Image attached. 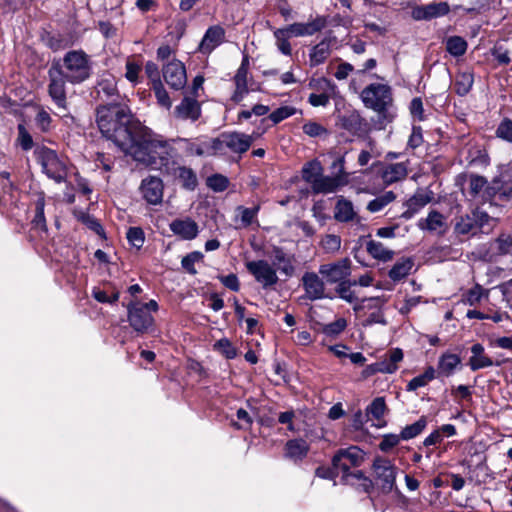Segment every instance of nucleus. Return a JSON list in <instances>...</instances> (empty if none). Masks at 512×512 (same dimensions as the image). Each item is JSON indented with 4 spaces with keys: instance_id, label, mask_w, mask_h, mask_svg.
I'll return each mask as SVG.
<instances>
[{
    "instance_id": "1",
    "label": "nucleus",
    "mask_w": 512,
    "mask_h": 512,
    "mask_svg": "<svg viewBox=\"0 0 512 512\" xmlns=\"http://www.w3.org/2000/svg\"><path fill=\"white\" fill-rule=\"evenodd\" d=\"M96 122L102 135L127 153L133 147L136 134L143 125L135 120L129 108L122 104L101 106L96 112Z\"/></svg>"
},
{
    "instance_id": "2",
    "label": "nucleus",
    "mask_w": 512,
    "mask_h": 512,
    "mask_svg": "<svg viewBox=\"0 0 512 512\" xmlns=\"http://www.w3.org/2000/svg\"><path fill=\"white\" fill-rule=\"evenodd\" d=\"M133 147H129L126 154L134 160L153 168L166 166L172 157V147L160 136L143 126L139 134H136Z\"/></svg>"
},
{
    "instance_id": "3",
    "label": "nucleus",
    "mask_w": 512,
    "mask_h": 512,
    "mask_svg": "<svg viewBox=\"0 0 512 512\" xmlns=\"http://www.w3.org/2000/svg\"><path fill=\"white\" fill-rule=\"evenodd\" d=\"M366 108L379 114L382 123L391 122L393 114L390 111L393 103L391 87L384 83H371L360 94Z\"/></svg>"
},
{
    "instance_id": "4",
    "label": "nucleus",
    "mask_w": 512,
    "mask_h": 512,
    "mask_svg": "<svg viewBox=\"0 0 512 512\" xmlns=\"http://www.w3.org/2000/svg\"><path fill=\"white\" fill-rule=\"evenodd\" d=\"M60 72L71 84H80L88 80L93 71L90 56L83 50L68 51L62 60Z\"/></svg>"
},
{
    "instance_id": "5",
    "label": "nucleus",
    "mask_w": 512,
    "mask_h": 512,
    "mask_svg": "<svg viewBox=\"0 0 512 512\" xmlns=\"http://www.w3.org/2000/svg\"><path fill=\"white\" fill-rule=\"evenodd\" d=\"M257 134L247 135L241 132H225L211 142L212 154H225L226 149L235 154L245 153L253 144Z\"/></svg>"
},
{
    "instance_id": "6",
    "label": "nucleus",
    "mask_w": 512,
    "mask_h": 512,
    "mask_svg": "<svg viewBox=\"0 0 512 512\" xmlns=\"http://www.w3.org/2000/svg\"><path fill=\"white\" fill-rule=\"evenodd\" d=\"M157 310L158 304L155 300H150L147 303L130 302L127 305L130 326L138 334L148 333L154 326V317L151 313Z\"/></svg>"
},
{
    "instance_id": "7",
    "label": "nucleus",
    "mask_w": 512,
    "mask_h": 512,
    "mask_svg": "<svg viewBox=\"0 0 512 512\" xmlns=\"http://www.w3.org/2000/svg\"><path fill=\"white\" fill-rule=\"evenodd\" d=\"M364 460L363 451L357 446H351L347 449H340L332 459V465L335 470L343 473L342 480L346 484H354L352 482V467H358Z\"/></svg>"
},
{
    "instance_id": "8",
    "label": "nucleus",
    "mask_w": 512,
    "mask_h": 512,
    "mask_svg": "<svg viewBox=\"0 0 512 512\" xmlns=\"http://www.w3.org/2000/svg\"><path fill=\"white\" fill-rule=\"evenodd\" d=\"M332 168L337 171L335 176H325L323 173L312 188L317 194L334 193L348 184V174L344 171V158L339 157L332 163Z\"/></svg>"
},
{
    "instance_id": "9",
    "label": "nucleus",
    "mask_w": 512,
    "mask_h": 512,
    "mask_svg": "<svg viewBox=\"0 0 512 512\" xmlns=\"http://www.w3.org/2000/svg\"><path fill=\"white\" fill-rule=\"evenodd\" d=\"M37 160L43 172L51 179L60 183L66 178V165L59 159L55 151L49 148H41L36 151Z\"/></svg>"
},
{
    "instance_id": "10",
    "label": "nucleus",
    "mask_w": 512,
    "mask_h": 512,
    "mask_svg": "<svg viewBox=\"0 0 512 512\" xmlns=\"http://www.w3.org/2000/svg\"><path fill=\"white\" fill-rule=\"evenodd\" d=\"M352 272V261L341 258L319 266V274L328 284H339L348 280Z\"/></svg>"
},
{
    "instance_id": "11",
    "label": "nucleus",
    "mask_w": 512,
    "mask_h": 512,
    "mask_svg": "<svg viewBox=\"0 0 512 512\" xmlns=\"http://www.w3.org/2000/svg\"><path fill=\"white\" fill-rule=\"evenodd\" d=\"M48 94L58 109L67 111L66 82L67 79L60 72L58 65H52L48 70Z\"/></svg>"
},
{
    "instance_id": "12",
    "label": "nucleus",
    "mask_w": 512,
    "mask_h": 512,
    "mask_svg": "<svg viewBox=\"0 0 512 512\" xmlns=\"http://www.w3.org/2000/svg\"><path fill=\"white\" fill-rule=\"evenodd\" d=\"M377 486L384 493H389L395 486L397 468L390 460L377 458L373 463Z\"/></svg>"
},
{
    "instance_id": "13",
    "label": "nucleus",
    "mask_w": 512,
    "mask_h": 512,
    "mask_svg": "<svg viewBox=\"0 0 512 512\" xmlns=\"http://www.w3.org/2000/svg\"><path fill=\"white\" fill-rule=\"evenodd\" d=\"M165 82L174 90H181L187 83L185 65L178 59H171L162 67Z\"/></svg>"
},
{
    "instance_id": "14",
    "label": "nucleus",
    "mask_w": 512,
    "mask_h": 512,
    "mask_svg": "<svg viewBox=\"0 0 512 512\" xmlns=\"http://www.w3.org/2000/svg\"><path fill=\"white\" fill-rule=\"evenodd\" d=\"M245 266L264 288L273 286L278 281L276 269L265 260L249 261Z\"/></svg>"
},
{
    "instance_id": "15",
    "label": "nucleus",
    "mask_w": 512,
    "mask_h": 512,
    "mask_svg": "<svg viewBox=\"0 0 512 512\" xmlns=\"http://www.w3.org/2000/svg\"><path fill=\"white\" fill-rule=\"evenodd\" d=\"M173 116L178 120H198L201 116V105L197 98L184 96L181 102L175 106Z\"/></svg>"
},
{
    "instance_id": "16",
    "label": "nucleus",
    "mask_w": 512,
    "mask_h": 512,
    "mask_svg": "<svg viewBox=\"0 0 512 512\" xmlns=\"http://www.w3.org/2000/svg\"><path fill=\"white\" fill-rule=\"evenodd\" d=\"M163 188V182L160 178L149 176L142 180L140 192L149 204L157 205L162 202Z\"/></svg>"
},
{
    "instance_id": "17",
    "label": "nucleus",
    "mask_w": 512,
    "mask_h": 512,
    "mask_svg": "<svg viewBox=\"0 0 512 512\" xmlns=\"http://www.w3.org/2000/svg\"><path fill=\"white\" fill-rule=\"evenodd\" d=\"M327 21L323 16H317L307 23H293L285 27L291 36H311L325 28Z\"/></svg>"
},
{
    "instance_id": "18",
    "label": "nucleus",
    "mask_w": 512,
    "mask_h": 512,
    "mask_svg": "<svg viewBox=\"0 0 512 512\" xmlns=\"http://www.w3.org/2000/svg\"><path fill=\"white\" fill-rule=\"evenodd\" d=\"M302 284L309 300H318L325 297L324 279L315 272H306L302 277Z\"/></svg>"
},
{
    "instance_id": "19",
    "label": "nucleus",
    "mask_w": 512,
    "mask_h": 512,
    "mask_svg": "<svg viewBox=\"0 0 512 512\" xmlns=\"http://www.w3.org/2000/svg\"><path fill=\"white\" fill-rule=\"evenodd\" d=\"M334 219L341 223L360 221L358 213L354 209L353 203L343 196H339L335 204Z\"/></svg>"
},
{
    "instance_id": "20",
    "label": "nucleus",
    "mask_w": 512,
    "mask_h": 512,
    "mask_svg": "<svg viewBox=\"0 0 512 512\" xmlns=\"http://www.w3.org/2000/svg\"><path fill=\"white\" fill-rule=\"evenodd\" d=\"M248 64V59L244 58L234 76L235 91L232 100L235 102L242 101L248 93Z\"/></svg>"
},
{
    "instance_id": "21",
    "label": "nucleus",
    "mask_w": 512,
    "mask_h": 512,
    "mask_svg": "<svg viewBox=\"0 0 512 512\" xmlns=\"http://www.w3.org/2000/svg\"><path fill=\"white\" fill-rule=\"evenodd\" d=\"M171 231L185 240H192L198 234V225L190 218L176 219L169 225Z\"/></svg>"
},
{
    "instance_id": "22",
    "label": "nucleus",
    "mask_w": 512,
    "mask_h": 512,
    "mask_svg": "<svg viewBox=\"0 0 512 512\" xmlns=\"http://www.w3.org/2000/svg\"><path fill=\"white\" fill-rule=\"evenodd\" d=\"M224 30L219 26L210 27L199 44V51L203 54L211 53L223 41Z\"/></svg>"
},
{
    "instance_id": "23",
    "label": "nucleus",
    "mask_w": 512,
    "mask_h": 512,
    "mask_svg": "<svg viewBox=\"0 0 512 512\" xmlns=\"http://www.w3.org/2000/svg\"><path fill=\"white\" fill-rule=\"evenodd\" d=\"M407 174L408 168L406 163H393L388 164L383 168L381 178L385 185H392L404 180Z\"/></svg>"
},
{
    "instance_id": "24",
    "label": "nucleus",
    "mask_w": 512,
    "mask_h": 512,
    "mask_svg": "<svg viewBox=\"0 0 512 512\" xmlns=\"http://www.w3.org/2000/svg\"><path fill=\"white\" fill-rule=\"evenodd\" d=\"M419 227L438 235H444L448 230L446 218L437 211H431L425 220L420 221Z\"/></svg>"
},
{
    "instance_id": "25",
    "label": "nucleus",
    "mask_w": 512,
    "mask_h": 512,
    "mask_svg": "<svg viewBox=\"0 0 512 512\" xmlns=\"http://www.w3.org/2000/svg\"><path fill=\"white\" fill-rule=\"evenodd\" d=\"M334 41V37L324 38L311 49L309 54L311 66L322 64L330 56L332 52L331 46Z\"/></svg>"
},
{
    "instance_id": "26",
    "label": "nucleus",
    "mask_w": 512,
    "mask_h": 512,
    "mask_svg": "<svg viewBox=\"0 0 512 512\" xmlns=\"http://www.w3.org/2000/svg\"><path fill=\"white\" fill-rule=\"evenodd\" d=\"M449 12L447 3H431L414 10L413 15L415 19H432L438 16H443Z\"/></svg>"
},
{
    "instance_id": "27",
    "label": "nucleus",
    "mask_w": 512,
    "mask_h": 512,
    "mask_svg": "<svg viewBox=\"0 0 512 512\" xmlns=\"http://www.w3.org/2000/svg\"><path fill=\"white\" fill-rule=\"evenodd\" d=\"M323 92L320 94H310L309 103L314 107L327 106L332 96L336 94V85L327 79H322Z\"/></svg>"
},
{
    "instance_id": "28",
    "label": "nucleus",
    "mask_w": 512,
    "mask_h": 512,
    "mask_svg": "<svg viewBox=\"0 0 512 512\" xmlns=\"http://www.w3.org/2000/svg\"><path fill=\"white\" fill-rule=\"evenodd\" d=\"M322 173L323 167L316 159L307 162L302 168V178L305 182L311 185V188H313L315 183H317Z\"/></svg>"
},
{
    "instance_id": "29",
    "label": "nucleus",
    "mask_w": 512,
    "mask_h": 512,
    "mask_svg": "<svg viewBox=\"0 0 512 512\" xmlns=\"http://www.w3.org/2000/svg\"><path fill=\"white\" fill-rule=\"evenodd\" d=\"M367 252L374 258L380 261H389L393 258L394 252L387 249L381 242L369 240L366 244Z\"/></svg>"
},
{
    "instance_id": "30",
    "label": "nucleus",
    "mask_w": 512,
    "mask_h": 512,
    "mask_svg": "<svg viewBox=\"0 0 512 512\" xmlns=\"http://www.w3.org/2000/svg\"><path fill=\"white\" fill-rule=\"evenodd\" d=\"M461 359L458 355L445 353L439 358L438 371L440 374L449 376L460 365Z\"/></svg>"
},
{
    "instance_id": "31",
    "label": "nucleus",
    "mask_w": 512,
    "mask_h": 512,
    "mask_svg": "<svg viewBox=\"0 0 512 512\" xmlns=\"http://www.w3.org/2000/svg\"><path fill=\"white\" fill-rule=\"evenodd\" d=\"M413 267V261L410 258L398 260L389 271V277L393 281H400L405 278Z\"/></svg>"
},
{
    "instance_id": "32",
    "label": "nucleus",
    "mask_w": 512,
    "mask_h": 512,
    "mask_svg": "<svg viewBox=\"0 0 512 512\" xmlns=\"http://www.w3.org/2000/svg\"><path fill=\"white\" fill-rule=\"evenodd\" d=\"M274 264L277 265L278 270L286 276L291 277L294 274L293 257L285 254L281 249L275 250Z\"/></svg>"
},
{
    "instance_id": "33",
    "label": "nucleus",
    "mask_w": 512,
    "mask_h": 512,
    "mask_svg": "<svg viewBox=\"0 0 512 512\" xmlns=\"http://www.w3.org/2000/svg\"><path fill=\"white\" fill-rule=\"evenodd\" d=\"M476 219L473 216V212L471 214L461 215L455 218L454 223V232L459 235H466L470 232H473L476 226Z\"/></svg>"
},
{
    "instance_id": "34",
    "label": "nucleus",
    "mask_w": 512,
    "mask_h": 512,
    "mask_svg": "<svg viewBox=\"0 0 512 512\" xmlns=\"http://www.w3.org/2000/svg\"><path fill=\"white\" fill-rule=\"evenodd\" d=\"M309 447L303 440H290L286 444L287 457L294 460H301L308 453Z\"/></svg>"
},
{
    "instance_id": "35",
    "label": "nucleus",
    "mask_w": 512,
    "mask_h": 512,
    "mask_svg": "<svg viewBox=\"0 0 512 512\" xmlns=\"http://www.w3.org/2000/svg\"><path fill=\"white\" fill-rule=\"evenodd\" d=\"M259 207L246 208L244 206H237L235 209V222H240L239 227H248L254 221Z\"/></svg>"
},
{
    "instance_id": "36",
    "label": "nucleus",
    "mask_w": 512,
    "mask_h": 512,
    "mask_svg": "<svg viewBox=\"0 0 512 512\" xmlns=\"http://www.w3.org/2000/svg\"><path fill=\"white\" fill-rule=\"evenodd\" d=\"M396 199V194L393 191H387L367 204V210L371 213H376L384 209L387 205Z\"/></svg>"
},
{
    "instance_id": "37",
    "label": "nucleus",
    "mask_w": 512,
    "mask_h": 512,
    "mask_svg": "<svg viewBox=\"0 0 512 512\" xmlns=\"http://www.w3.org/2000/svg\"><path fill=\"white\" fill-rule=\"evenodd\" d=\"M363 124L364 120L357 113H352L341 118L342 127L353 134H360L363 132Z\"/></svg>"
},
{
    "instance_id": "38",
    "label": "nucleus",
    "mask_w": 512,
    "mask_h": 512,
    "mask_svg": "<svg viewBox=\"0 0 512 512\" xmlns=\"http://www.w3.org/2000/svg\"><path fill=\"white\" fill-rule=\"evenodd\" d=\"M435 378V369L428 367L425 372L411 379L407 384V391H415L420 387L426 386L430 381Z\"/></svg>"
},
{
    "instance_id": "39",
    "label": "nucleus",
    "mask_w": 512,
    "mask_h": 512,
    "mask_svg": "<svg viewBox=\"0 0 512 512\" xmlns=\"http://www.w3.org/2000/svg\"><path fill=\"white\" fill-rule=\"evenodd\" d=\"M175 174L178 179L182 182L184 188L193 190L197 185V177L191 168L178 167L175 170Z\"/></svg>"
},
{
    "instance_id": "40",
    "label": "nucleus",
    "mask_w": 512,
    "mask_h": 512,
    "mask_svg": "<svg viewBox=\"0 0 512 512\" xmlns=\"http://www.w3.org/2000/svg\"><path fill=\"white\" fill-rule=\"evenodd\" d=\"M341 238L335 234H326L320 242L321 248L325 253L335 255L341 249Z\"/></svg>"
},
{
    "instance_id": "41",
    "label": "nucleus",
    "mask_w": 512,
    "mask_h": 512,
    "mask_svg": "<svg viewBox=\"0 0 512 512\" xmlns=\"http://www.w3.org/2000/svg\"><path fill=\"white\" fill-rule=\"evenodd\" d=\"M433 199V193L431 191H417L408 201L410 209L416 211L430 203Z\"/></svg>"
},
{
    "instance_id": "42",
    "label": "nucleus",
    "mask_w": 512,
    "mask_h": 512,
    "mask_svg": "<svg viewBox=\"0 0 512 512\" xmlns=\"http://www.w3.org/2000/svg\"><path fill=\"white\" fill-rule=\"evenodd\" d=\"M356 285V281H350L349 279L337 284L336 293L338 296L348 303H354L357 301V297L354 291L351 289L352 286Z\"/></svg>"
},
{
    "instance_id": "43",
    "label": "nucleus",
    "mask_w": 512,
    "mask_h": 512,
    "mask_svg": "<svg viewBox=\"0 0 512 512\" xmlns=\"http://www.w3.org/2000/svg\"><path fill=\"white\" fill-rule=\"evenodd\" d=\"M274 37L276 39V45L279 51L284 55H291L292 49L288 39L291 35L285 28H280L274 31Z\"/></svg>"
},
{
    "instance_id": "44",
    "label": "nucleus",
    "mask_w": 512,
    "mask_h": 512,
    "mask_svg": "<svg viewBox=\"0 0 512 512\" xmlns=\"http://www.w3.org/2000/svg\"><path fill=\"white\" fill-rule=\"evenodd\" d=\"M446 49L453 56H462L467 49V42L459 36H453L447 39Z\"/></svg>"
},
{
    "instance_id": "45",
    "label": "nucleus",
    "mask_w": 512,
    "mask_h": 512,
    "mask_svg": "<svg viewBox=\"0 0 512 512\" xmlns=\"http://www.w3.org/2000/svg\"><path fill=\"white\" fill-rule=\"evenodd\" d=\"M98 88L99 92L104 93L108 97L115 95L117 93L115 77L109 73L103 74L98 82Z\"/></svg>"
},
{
    "instance_id": "46",
    "label": "nucleus",
    "mask_w": 512,
    "mask_h": 512,
    "mask_svg": "<svg viewBox=\"0 0 512 512\" xmlns=\"http://www.w3.org/2000/svg\"><path fill=\"white\" fill-rule=\"evenodd\" d=\"M425 427H426V419L424 417H421L418 421H416L415 423H413L411 425L406 426L401 431V434H400L401 438L403 440L412 439V438L416 437L417 435H419Z\"/></svg>"
},
{
    "instance_id": "47",
    "label": "nucleus",
    "mask_w": 512,
    "mask_h": 512,
    "mask_svg": "<svg viewBox=\"0 0 512 512\" xmlns=\"http://www.w3.org/2000/svg\"><path fill=\"white\" fill-rule=\"evenodd\" d=\"M45 200L42 195L36 201L35 205V216L32 220V224L39 229H46V219L44 215Z\"/></svg>"
},
{
    "instance_id": "48",
    "label": "nucleus",
    "mask_w": 512,
    "mask_h": 512,
    "mask_svg": "<svg viewBox=\"0 0 512 512\" xmlns=\"http://www.w3.org/2000/svg\"><path fill=\"white\" fill-rule=\"evenodd\" d=\"M203 259V254L199 251H193L183 257L181 265L185 271L195 275L197 270L195 269V263L200 262Z\"/></svg>"
},
{
    "instance_id": "49",
    "label": "nucleus",
    "mask_w": 512,
    "mask_h": 512,
    "mask_svg": "<svg viewBox=\"0 0 512 512\" xmlns=\"http://www.w3.org/2000/svg\"><path fill=\"white\" fill-rule=\"evenodd\" d=\"M127 240L136 249H140L145 241V235L141 228L130 227L127 231Z\"/></svg>"
},
{
    "instance_id": "50",
    "label": "nucleus",
    "mask_w": 512,
    "mask_h": 512,
    "mask_svg": "<svg viewBox=\"0 0 512 512\" xmlns=\"http://www.w3.org/2000/svg\"><path fill=\"white\" fill-rule=\"evenodd\" d=\"M141 70H142L141 64L128 59L126 62L125 78L132 84L136 85L139 83V80H140L139 75H140Z\"/></svg>"
},
{
    "instance_id": "51",
    "label": "nucleus",
    "mask_w": 512,
    "mask_h": 512,
    "mask_svg": "<svg viewBox=\"0 0 512 512\" xmlns=\"http://www.w3.org/2000/svg\"><path fill=\"white\" fill-rule=\"evenodd\" d=\"M155 97L159 105L169 110L172 107V101L168 95V92L164 88L162 83L152 86Z\"/></svg>"
},
{
    "instance_id": "52",
    "label": "nucleus",
    "mask_w": 512,
    "mask_h": 512,
    "mask_svg": "<svg viewBox=\"0 0 512 512\" xmlns=\"http://www.w3.org/2000/svg\"><path fill=\"white\" fill-rule=\"evenodd\" d=\"M386 411L385 400L382 397L375 398L367 408V413L371 414L375 419H380Z\"/></svg>"
},
{
    "instance_id": "53",
    "label": "nucleus",
    "mask_w": 512,
    "mask_h": 512,
    "mask_svg": "<svg viewBox=\"0 0 512 512\" xmlns=\"http://www.w3.org/2000/svg\"><path fill=\"white\" fill-rule=\"evenodd\" d=\"M468 364L472 371H477L479 369L493 366L494 362L490 357L484 354L480 356H471Z\"/></svg>"
},
{
    "instance_id": "54",
    "label": "nucleus",
    "mask_w": 512,
    "mask_h": 512,
    "mask_svg": "<svg viewBox=\"0 0 512 512\" xmlns=\"http://www.w3.org/2000/svg\"><path fill=\"white\" fill-rule=\"evenodd\" d=\"M214 348L227 359H233L236 356V349L228 339H220L214 344Z\"/></svg>"
},
{
    "instance_id": "55",
    "label": "nucleus",
    "mask_w": 512,
    "mask_h": 512,
    "mask_svg": "<svg viewBox=\"0 0 512 512\" xmlns=\"http://www.w3.org/2000/svg\"><path fill=\"white\" fill-rule=\"evenodd\" d=\"M488 181L483 176L471 175L469 179V191L473 196H477L480 192L486 188Z\"/></svg>"
},
{
    "instance_id": "56",
    "label": "nucleus",
    "mask_w": 512,
    "mask_h": 512,
    "mask_svg": "<svg viewBox=\"0 0 512 512\" xmlns=\"http://www.w3.org/2000/svg\"><path fill=\"white\" fill-rule=\"evenodd\" d=\"M296 112V109L294 107H291V106H283V107H280L278 109H276L275 111H273L270 115H269V119L274 123V124H277L281 121H283L284 119L294 115Z\"/></svg>"
},
{
    "instance_id": "57",
    "label": "nucleus",
    "mask_w": 512,
    "mask_h": 512,
    "mask_svg": "<svg viewBox=\"0 0 512 512\" xmlns=\"http://www.w3.org/2000/svg\"><path fill=\"white\" fill-rule=\"evenodd\" d=\"M347 326V321L344 318H338L334 322H331L324 326L323 333L328 336H334L340 334Z\"/></svg>"
},
{
    "instance_id": "58",
    "label": "nucleus",
    "mask_w": 512,
    "mask_h": 512,
    "mask_svg": "<svg viewBox=\"0 0 512 512\" xmlns=\"http://www.w3.org/2000/svg\"><path fill=\"white\" fill-rule=\"evenodd\" d=\"M495 249L500 254H510L512 253V236L511 235H501L495 241Z\"/></svg>"
},
{
    "instance_id": "59",
    "label": "nucleus",
    "mask_w": 512,
    "mask_h": 512,
    "mask_svg": "<svg viewBox=\"0 0 512 512\" xmlns=\"http://www.w3.org/2000/svg\"><path fill=\"white\" fill-rule=\"evenodd\" d=\"M207 185L216 192L224 191L228 186V179L220 174L213 175L207 179Z\"/></svg>"
},
{
    "instance_id": "60",
    "label": "nucleus",
    "mask_w": 512,
    "mask_h": 512,
    "mask_svg": "<svg viewBox=\"0 0 512 512\" xmlns=\"http://www.w3.org/2000/svg\"><path fill=\"white\" fill-rule=\"evenodd\" d=\"M497 137L512 142V120L504 119L496 130Z\"/></svg>"
},
{
    "instance_id": "61",
    "label": "nucleus",
    "mask_w": 512,
    "mask_h": 512,
    "mask_svg": "<svg viewBox=\"0 0 512 512\" xmlns=\"http://www.w3.org/2000/svg\"><path fill=\"white\" fill-rule=\"evenodd\" d=\"M18 141L24 150H30L33 146V140L24 124L18 125Z\"/></svg>"
},
{
    "instance_id": "62",
    "label": "nucleus",
    "mask_w": 512,
    "mask_h": 512,
    "mask_svg": "<svg viewBox=\"0 0 512 512\" xmlns=\"http://www.w3.org/2000/svg\"><path fill=\"white\" fill-rule=\"evenodd\" d=\"M303 132L310 137H317L326 134L327 130L317 122H307L303 125Z\"/></svg>"
},
{
    "instance_id": "63",
    "label": "nucleus",
    "mask_w": 512,
    "mask_h": 512,
    "mask_svg": "<svg viewBox=\"0 0 512 512\" xmlns=\"http://www.w3.org/2000/svg\"><path fill=\"white\" fill-rule=\"evenodd\" d=\"M401 435L396 434H387L383 436L382 441L379 444V447L382 451L387 452L396 445L399 444L401 440Z\"/></svg>"
},
{
    "instance_id": "64",
    "label": "nucleus",
    "mask_w": 512,
    "mask_h": 512,
    "mask_svg": "<svg viewBox=\"0 0 512 512\" xmlns=\"http://www.w3.org/2000/svg\"><path fill=\"white\" fill-rule=\"evenodd\" d=\"M145 73L152 83V86L162 83L158 66L154 62H147L145 65Z\"/></svg>"
}]
</instances>
